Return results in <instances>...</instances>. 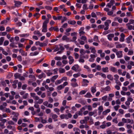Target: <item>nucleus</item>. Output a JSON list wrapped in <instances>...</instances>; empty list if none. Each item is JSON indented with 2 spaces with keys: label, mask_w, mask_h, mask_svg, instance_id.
<instances>
[{
  "label": "nucleus",
  "mask_w": 134,
  "mask_h": 134,
  "mask_svg": "<svg viewBox=\"0 0 134 134\" xmlns=\"http://www.w3.org/2000/svg\"><path fill=\"white\" fill-rule=\"evenodd\" d=\"M49 22V19H46L43 23V25L42 26V31L43 32H46L47 31V24Z\"/></svg>",
  "instance_id": "obj_1"
},
{
  "label": "nucleus",
  "mask_w": 134,
  "mask_h": 134,
  "mask_svg": "<svg viewBox=\"0 0 134 134\" xmlns=\"http://www.w3.org/2000/svg\"><path fill=\"white\" fill-rule=\"evenodd\" d=\"M68 84V83L67 82H65L63 83V84H61L58 86L57 87V89L58 90H60L63 89L64 87L67 85Z\"/></svg>",
  "instance_id": "obj_2"
},
{
  "label": "nucleus",
  "mask_w": 134,
  "mask_h": 134,
  "mask_svg": "<svg viewBox=\"0 0 134 134\" xmlns=\"http://www.w3.org/2000/svg\"><path fill=\"white\" fill-rule=\"evenodd\" d=\"M71 69L76 72H80L81 70L80 66L77 64H76L73 66Z\"/></svg>",
  "instance_id": "obj_3"
},
{
  "label": "nucleus",
  "mask_w": 134,
  "mask_h": 134,
  "mask_svg": "<svg viewBox=\"0 0 134 134\" xmlns=\"http://www.w3.org/2000/svg\"><path fill=\"white\" fill-rule=\"evenodd\" d=\"M29 77L31 79H29L28 81V83L29 84L32 82L33 81H35L36 80V78L34 75L30 74L29 75Z\"/></svg>",
  "instance_id": "obj_4"
},
{
  "label": "nucleus",
  "mask_w": 134,
  "mask_h": 134,
  "mask_svg": "<svg viewBox=\"0 0 134 134\" xmlns=\"http://www.w3.org/2000/svg\"><path fill=\"white\" fill-rule=\"evenodd\" d=\"M76 79L74 78L72 79L71 80V85L73 87H75L78 86V85L76 82Z\"/></svg>",
  "instance_id": "obj_5"
},
{
  "label": "nucleus",
  "mask_w": 134,
  "mask_h": 134,
  "mask_svg": "<svg viewBox=\"0 0 134 134\" xmlns=\"http://www.w3.org/2000/svg\"><path fill=\"white\" fill-rule=\"evenodd\" d=\"M111 22V20H107L104 23V25L105 27L104 28V30H108L109 29V24H110Z\"/></svg>",
  "instance_id": "obj_6"
},
{
  "label": "nucleus",
  "mask_w": 134,
  "mask_h": 134,
  "mask_svg": "<svg viewBox=\"0 0 134 134\" xmlns=\"http://www.w3.org/2000/svg\"><path fill=\"white\" fill-rule=\"evenodd\" d=\"M85 28L83 27H81L79 30V34L80 36L85 35V32L84 31Z\"/></svg>",
  "instance_id": "obj_7"
},
{
  "label": "nucleus",
  "mask_w": 134,
  "mask_h": 134,
  "mask_svg": "<svg viewBox=\"0 0 134 134\" xmlns=\"http://www.w3.org/2000/svg\"><path fill=\"white\" fill-rule=\"evenodd\" d=\"M89 82L88 80L83 79L82 80V86H86L88 85V83Z\"/></svg>",
  "instance_id": "obj_8"
},
{
  "label": "nucleus",
  "mask_w": 134,
  "mask_h": 134,
  "mask_svg": "<svg viewBox=\"0 0 134 134\" xmlns=\"http://www.w3.org/2000/svg\"><path fill=\"white\" fill-rule=\"evenodd\" d=\"M1 122H0V126L3 129L5 127L4 126V123L6 122L7 120L6 119H3L1 120Z\"/></svg>",
  "instance_id": "obj_9"
},
{
  "label": "nucleus",
  "mask_w": 134,
  "mask_h": 134,
  "mask_svg": "<svg viewBox=\"0 0 134 134\" xmlns=\"http://www.w3.org/2000/svg\"><path fill=\"white\" fill-rule=\"evenodd\" d=\"M51 116L52 119L54 121H58V116L57 115L55 114L52 113L51 114Z\"/></svg>",
  "instance_id": "obj_10"
},
{
  "label": "nucleus",
  "mask_w": 134,
  "mask_h": 134,
  "mask_svg": "<svg viewBox=\"0 0 134 134\" xmlns=\"http://www.w3.org/2000/svg\"><path fill=\"white\" fill-rule=\"evenodd\" d=\"M102 89L101 92H103L104 91L108 92L111 90V88L109 86H108L104 88H102Z\"/></svg>",
  "instance_id": "obj_11"
},
{
  "label": "nucleus",
  "mask_w": 134,
  "mask_h": 134,
  "mask_svg": "<svg viewBox=\"0 0 134 134\" xmlns=\"http://www.w3.org/2000/svg\"><path fill=\"white\" fill-rule=\"evenodd\" d=\"M122 51H119L116 52V55L118 58H121L122 57Z\"/></svg>",
  "instance_id": "obj_12"
},
{
  "label": "nucleus",
  "mask_w": 134,
  "mask_h": 134,
  "mask_svg": "<svg viewBox=\"0 0 134 134\" xmlns=\"http://www.w3.org/2000/svg\"><path fill=\"white\" fill-rule=\"evenodd\" d=\"M114 21H118L119 23H122L123 19L119 17H116L114 18Z\"/></svg>",
  "instance_id": "obj_13"
},
{
  "label": "nucleus",
  "mask_w": 134,
  "mask_h": 134,
  "mask_svg": "<svg viewBox=\"0 0 134 134\" xmlns=\"http://www.w3.org/2000/svg\"><path fill=\"white\" fill-rule=\"evenodd\" d=\"M69 60V63L70 65L72 64L74 62V60L73 57L71 55H69L68 57Z\"/></svg>",
  "instance_id": "obj_14"
},
{
  "label": "nucleus",
  "mask_w": 134,
  "mask_h": 134,
  "mask_svg": "<svg viewBox=\"0 0 134 134\" xmlns=\"http://www.w3.org/2000/svg\"><path fill=\"white\" fill-rule=\"evenodd\" d=\"M120 37L119 39V41L121 42H123L124 41L125 35L123 33H122L120 35Z\"/></svg>",
  "instance_id": "obj_15"
},
{
  "label": "nucleus",
  "mask_w": 134,
  "mask_h": 134,
  "mask_svg": "<svg viewBox=\"0 0 134 134\" xmlns=\"http://www.w3.org/2000/svg\"><path fill=\"white\" fill-rule=\"evenodd\" d=\"M90 58L89 59V61L90 62H93L96 56L94 54H91L90 55Z\"/></svg>",
  "instance_id": "obj_16"
},
{
  "label": "nucleus",
  "mask_w": 134,
  "mask_h": 134,
  "mask_svg": "<svg viewBox=\"0 0 134 134\" xmlns=\"http://www.w3.org/2000/svg\"><path fill=\"white\" fill-rule=\"evenodd\" d=\"M14 5L15 7H18L20 6V5L22 4V3L21 2L14 1Z\"/></svg>",
  "instance_id": "obj_17"
},
{
  "label": "nucleus",
  "mask_w": 134,
  "mask_h": 134,
  "mask_svg": "<svg viewBox=\"0 0 134 134\" xmlns=\"http://www.w3.org/2000/svg\"><path fill=\"white\" fill-rule=\"evenodd\" d=\"M62 39L63 41L65 40L67 42H71V40H70L69 38L68 37L65 35H64L63 36Z\"/></svg>",
  "instance_id": "obj_18"
},
{
  "label": "nucleus",
  "mask_w": 134,
  "mask_h": 134,
  "mask_svg": "<svg viewBox=\"0 0 134 134\" xmlns=\"http://www.w3.org/2000/svg\"><path fill=\"white\" fill-rule=\"evenodd\" d=\"M37 77L39 79H41L43 78H45L46 77V75L44 73L42 72L41 74L39 75Z\"/></svg>",
  "instance_id": "obj_19"
},
{
  "label": "nucleus",
  "mask_w": 134,
  "mask_h": 134,
  "mask_svg": "<svg viewBox=\"0 0 134 134\" xmlns=\"http://www.w3.org/2000/svg\"><path fill=\"white\" fill-rule=\"evenodd\" d=\"M108 39L110 41H111L112 38L114 37V34H110L107 36Z\"/></svg>",
  "instance_id": "obj_20"
},
{
  "label": "nucleus",
  "mask_w": 134,
  "mask_h": 134,
  "mask_svg": "<svg viewBox=\"0 0 134 134\" xmlns=\"http://www.w3.org/2000/svg\"><path fill=\"white\" fill-rule=\"evenodd\" d=\"M19 52L21 53V55L23 56H26L27 55V53L23 51L22 49H20Z\"/></svg>",
  "instance_id": "obj_21"
},
{
  "label": "nucleus",
  "mask_w": 134,
  "mask_h": 134,
  "mask_svg": "<svg viewBox=\"0 0 134 134\" xmlns=\"http://www.w3.org/2000/svg\"><path fill=\"white\" fill-rule=\"evenodd\" d=\"M34 34L35 35H37L38 36H41L42 35V33H40V32L38 30H36L34 32Z\"/></svg>",
  "instance_id": "obj_22"
},
{
  "label": "nucleus",
  "mask_w": 134,
  "mask_h": 134,
  "mask_svg": "<svg viewBox=\"0 0 134 134\" xmlns=\"http://www.w3.org/2000/svg\"><path fill=\"white\" fill-rule=\"evenodd\" d=\"M73 130L75 132V134H80V129L77 127H75L73 129Z\"/></svg>",
  "instance_id": "obj_23"
},
{
  "label": "nucleus",
  "mask_w": 134,
  "mask_h": 134,
  "mask_svg": "<svg viewBox=\"0 0 134 134\" xmlns=\"http://www.w3.org/2000/svg\"><path fill=\"white\" fill-rule=\"evenodd\" d=\"M110 71L114 73H116L117 72V69L116 68L114 67H111L110 69Z\"/></svg>",
  "instance_id": "obj_24"
},
{
  "label": "nucleus",
  "mask_w": 134,
  "mask_h": 134,
  "mask_svg": "<svg viewBox=\"0 0 134 134\" xmlns=\"http://www.w3.org/2000/svg\"><path fill=\"white\" fill-rule=\"evenodd\" d=\"M58 77V75H57L53 76L51 78V82H54V80H55Z\"/></svg>",
  "instance_id": "obj_25"
},
{
  "label": "nucleus",
  "mask_w": 134,
  "mask_h": 134,
  "mask_svg": "<svg viewBox=\"0 0 134 134\" xmlns=\"http://www.w3.org/2000/svg\"><path fill=\"white\" fill-rule=\"evenodd\" d=\"M39 53V52L38 51H35L34 52H31L30 54V56H36L38 55Z\"/></svg>",
  "instance_id": "obj_26"
},
{
  "label": "nucleus",
  "mask_w": 134,
  "mask_h": 134,
  "mask_svg": "<svg viewBox=\"0 0 134 134\" xmlns=\"http://www.w3.org/2000/svg\"><path fill=\"white\" fill-rule=\"evenodd\" d=\"M98 109L99 110L98 113H99V115H100L103 109V106H99V107Z\"/></svg>",
  "instance_id": "obj_27"
},
{
  "label": "nucleus",
  "mask_w": 134,
  "mask_h": 134,
  "mask_svg": "<svg viewBox=\"0 0 134 134\" xmlns=\"http://www.w3.org/2000/svg\"><path fill=\"white\" fill-rule=\"evenodd\" d=\"M40 119L41 120V122L43 124L46 123L47 122V118H46L44 119H43L42 117H40Z\"/></svg>",
  "instance_id": "obj_28"
},
{
  "label": "nucleus",
  "mask_w": 134,
  "mask_h": 134,
  "mask_svg": "<svg viewBox=\"0 0 134 134\" xmlns=\"http://www.w3.org/2000/svg\"><path fill=\"white\" fill-rule=\"evenodd\" d=\"M102 71L104 72H109L108 68V67L103 68Z\"/></svg>",
  "instance_id": "obj_29"
},
{
  "label": "nucleus",
  "mask_w": 134,
  "mask_h": 134,
  "mask_svg": "<svg viewBox=\"0 0 134 134\" xmlns=\"http://www.w3.org/2000/svg\"><path fill=\"white\" fill-rule=\"evenodd\" d=\"M110 110L109 109H108L104 111L102 113L103 115H106L107 113H109L110 111Z\"/></svg>",
  "instance_id": "obj_30"
},
{
  "label": "nucleus",
  "mask_w": 134,
  "mask_h": 134,
  "mask_svg": "<svg viewBox=\"0 0 134 134\" xmlns=\"http://www.w3.org/2000/svg\"><path fill=\"white\" fill-rule=\"evenodd\" d=\"M62 82V81L60 79L56 80L55 83V84L56 85H58L61 83Z\"/></svg>",
  "instance_id": "obj_31"
},
{
  "label": "nucleus",
  "mask_w": 134,
  "mask_h": 134,
  "mask_svg": "<svg viewBox=\"0 0 134 134\" xmlns=\"http://www.w3.org/2000/svg\"><path fill=\"white\" fill-rule=\"evenodd\" d=\"M107 77L108 79L111 81H112L113 80V77L111 74L107 75Z\"/></svg>",
  "instance_id": "obj_32"
},
{
  "label": "nucleus",
  "mask_w": 134,
  "mask_h": 134,
  "mask_svg": "<svg viewBox=\"0 0 134 134\" xmlns=\"http://www.w3.org/2000/svg\"><path fill=\"white\" fill-rule=\"evenodd\" d=\"M68 23L69 24L74 25L76 23V22L74 20H70L68 21Z\"/></svg>",
  "instance_id": "obj_33"
},
{
  "label": "nucleus",
  "mask_w": 134,
  "mask_h": 134,
  "mask_svg": "<svg viewBox=\"0 0 134 134\" xmlns=\"http://www.w3.org/2000/svg\"><path fill=\"white\" fill-rule=\"evenodd\" d=\"M96 87H91V92L93 94L94 93L96 92Z\"/></svg>",
  "instance_id": "obj_34"
},
{
  "label": "nucleus",
  "mask_w": 134,
  "mask_h": 134,
  "mask_svg": "<svg viewBox=\"0 0 134 134\" xmlns=\"http://www.w3.org/2000/svg\"><path fill=\"white\" fill-rule=\"evenodd\" d=\"M18 82V81L17 80H15L14 81V84H13L12 86L14 88H15L16 87V83H17Z\"/></svg>",
  "instance_id": "obj_35"
},
{
  "label": "nucleus",
  "mask_w": 134,
  "mask_h": 134,
  "mask_svg": "<svg viewBox=\"0 0 134 134\" xmlns=\"http://www.w3.org/2000/svg\"><path fill=\"white\" fill-rule=\"evenodd\" d=\"M85 97L86 98H90L92 97V96L90 92H88L85 95Z\"/></svg>",
  "instance_id": "obj_36"
},
{
  "label": "nucleus",
  "mask_w": 134,
  "mask_h": 134,
  "mask_svg": "<svg viewBox=\"0 0 134 134\" xmlns=\"http://www.w3.org/2000/svg\"><path fill=\"white\" fill-rule=\"evenodd\" d=\"M73 71L72 70H70L66 73V74L68 76H71L73 73Z\"/></svg>",
  "instance_id": "obj_37"
},
{
  "label": "nucleus",
  "mask_w": 134,
  "mask_h": 134,
  "mask_svg": "<svg viewBox=\"0 0 134 134\" xmlns=\"http://www.w3.org/2000/svg\"><path fill=\"white\" fill-rule=\"evenodd\" d=\"M14 76L15 77V79H17L18 78L19 79V77L20 76V74L18 73H16L14 74Z\"/></svg>",
  "instance_id": "obj_38"
},
{
  "label": "nucleus",
  "mask_w": 134,
  "mask_h": 134,
  "mask_svg": "<svg viewBox=\"0 0 134 134\" xmlns=\"http://www.w3.org/2000/svg\"><path fill=\"white\" fill-rule=\"evenodd\" d=\"M124 44H119L116 45V48H122L124 46Z\"/></svg>",
  "instance_id": "obj_39"
},
{
  "label": "nucleus",
  "mask_w": 134,
  "mask_h": 134,
  "mask_svg": "<svg viewBox=\"0 0 134 134\" xmlns=\"http://www.w3.org/2000/svg\"><path fill=\"white\" fill-rule=\"evenodd\" d=\"M53 111L57 113V114H60L59 112L60 111V110L58 108H55L54 109Z\"/></svg>",
  "instance_id": "obj_40"
},
{
  "label": "nucleus",
  "mask_w": 134,
  "mask_h": 134,
  "mask_svg": "<svg viewBox=\"0 0 134 134\" xmlns=\"http://www.w3.org/2000/svg\"><path fill=\"white\" fill-rule=\"evenodd\" d=\"M96 13L97 15H99L100 17H103L104 15V14L103 13H101L99 12H96Z\"/></svg>",
  "instance_id": "obj_41"
},
{
  "label": "nucleus",
  "mask_w": 134,
  "mask_h": 134,
  "mask_svg": "<svg viewBox=\"0 0 134 134\" xmlns=\"http://www.w3.org/2000/svg\"><path fill=\"white\" fill-rule=\"evenodd\" d=\"M90 49L91 50V52L94 54L96 52V51L94 47H91Z\"/></svg>",
  "instance_id": "obj_42"
},
{
  "label": "nucleus",
  "mask_w": 134,
  "mask_h": 134,
  "mask_svg": "<svg viewBox=\"0 0 134 134\" xmlns=\"http://www.w3.org/2000/svg\"><path fill=\"white\" fill-rule=\"evenodd\" d=\"M29 35V34H24L20 35V36L21 37H27Z\"/></svg>",
  "instance_id": "obj_43"
},
{
  "label": "nucleus",
  "mask_w": 134,
  "mask_h": 134,
  "mask_svg": "<svg viewBox=\"0 0 134 134\" xmlns=\"http://www.w3.org/2000/svg\"><path fill=\"white\" fill-rule=\"evenodd\" d=\"M84 68L87 69V71L89 73L91 72L90 68L87 65H85Z\"/></svg>",
  "instance_id": "obj_44"
},
{
  "label": "nucleus",
  "mask_w": 134,
  "mask_h": 134,
  "mask_svg": "<svg viewBox=\"0 0 134 134\" xmlns=\"http://www.w3.org/2000/svg\"><path fill=\"white\" fill-rule=\"evenodd\" d=\"M133 54V50L130 49L129 50L127 53V55H132Z\"/></svg>",
  "instance_id": "obj_45"
},
{
  "label": "nucleus",
  "mask_w": 134,
  "mask_h": 134,
  "mask_svg": "<svg viewBox=\"0 0 134 134\" xmlns=\"http://www.w3.org/2000/svg\"><path fill=\"white\" fill-rule=\"evenodd\" d=\"M126 25L127 26L128 29L129 30H131L132 29L133 26L132 25H130V23H127L126 24Z\"/></svg>",
  "instance_id": "obj_46"
},
{
  "label": "nucleus",
  "mask_w": 134,
  "mask_h": 134,
  "mask_svg": "<svg viewBox=\"0 0 134 134\" xmlns=\"http://www.w3.org/2000/svg\"><path fill=\"white\" fill-rule=\"evenodd\" d=\"M81 37L80 38L82 40H83L84 41H85L87 40V38L84 35H83L82 36H80Z\"/></svg>",
  "instance_id": "obj_47"
},
{
  "label": "nucleus",
  "mask_w": 134,
  "mask_h": 134,
  "mask_svg": "<svg viewBox=\"0 0 134 134\" xmlns=\"http://www.w3.org/2000/svg\"><path fill=\"white\" fill-rule=\"evenodd\" d=\"M40 15V14L38 13H36L34 15V16L36 17V19H38Z\"/></svg>",
  "instance_id": "obj_48"
},
{
  "label": "nucleus",
  "mask_w": 134,
  "mask_h": 134,
  "mask_svg": "<svg viewBox=\"0 0 134 134\" xmlns=\"http://www.w3.org/2000/svg\"><path fill=\"white\" fill-rule=\"evenodd\" d=\"M82 8L84 10H87L88 9L87 4H84L83 5Z\"/></svg>",
  "instance_id": "obj_49"
},
{
  "label": "nucleus",
  "mask_w": 134,
  "mask_h": 134,
  "mask_svg": "<svg viewBox=\"0 0 134 134\" xmlns=\"http://www.w3.org/2000/svg\"><path fill=\"white\" fill-rule=\"evenodd\" d=\"M119 24L118 23L114 21L112 23V26H118L119 25Z\"/></svg>",
  "instance_id": "obj_50"
},
{
  "label": "nucleus",
  "mask_w": 134,
  "mask_h": 134,
  "mask_svg": "<svg viewBox=\"0 0 134 134\" xmlns=\"http://www.w3.org/2000/svg\"><path fill=\"white\" fill-rule=\"evenodd\" d=\"M47 44V43H41L40 42L39 46L41 47H42L44 46H46Z\"/></svg>",
  "instance_id": "obj_51"
},
{
  "label": "nucleus",
  "mask_w": 134,
  "mask_h": 134,
  "mask_svg": "<svg viewBox=\"0 0 134 134\" xmlns=\"http://www.w3.org/2000/svg\"><path fill=\"white\" fill-rule=\"evenodd\" d=\"M80 73H77L76 74H74L73 76L74 78H77L80 76Z\"/></svg>",
  "instance_id": "obj_52"
},
{
  "label": "nucleus",
  "mask_w": 134,
  "mask_h": 134,
  "mask_svg": "<svg viewBox=\"0 0 134 134\" xmlns=\"http://www.w3.org/2000/svg\"><path fill=\"white\" fill-rule=\"evenodd\" d=\"M59 71L60 73H63L65 72V70L64 69L60 68L59 69Z\"/></svg>",
  "instance_id": "obj_53"
},
{
  "label": "nucleus",
  "mask_w": 134,
  "mask_h": 134,
  "mask_svg": "<svg viewBox=\"0 0 134 134\" xmlns=\"http://www.w3.org/2000/svg\"><path fill=\"white\" fill-rule=\"evenodd\" d=\"M78 115L82 116L83 114V112L80 110L79 111L76 112Z\"/></svg>",
  "instance_id": "obj_54"
},
{
  "label": "nucleus",
  "mask_w": 134,
  "mask_h": 134,
  "mask_svg": "<svg viewBox=\"0 0 134 134\" xmlns=\"http://www.w3.org/2000/svg\"><path fill=\"white\" fill-rule=\"evenodd\" d=\"M10 46L12 48H16L17 47L16 46L14 42L10 43Z\"/></svg>",
  "instance_id": "obj_55"
},
{
  "label": "nucleus",
  "mask_w": 134,
  "mask_h": 134,
  "mask_svg": "<svg viewBox=\"0 0 134 134\" xmlns=\"http://www.w3.org/2000/svg\"><path fill=\"white\" fill-rule=\"evenodd\" d=\"M114 79L115 81H118L119 77V76L117 74H115L114 75Z\"/></svg>",
  "instance_id": "obj_56"
},
{
  "label": "nucleus",
  "mask_w": 134,
  "mask_h": 134,
  "mask_svg": "<svg viewBox=\"0 0 134 134\" xmlns=\"http://www.w3.org/2000/svg\"><path fill=\"white\" fill-rule=\"evenodd\" d=\"M87 90H82L79 93V94L80 95H82L85 94L87 92Z\"/></svg>",
  "instance_id": "obj_57"
},
{
  "label": "nucleus",
  "mask_w": 134,
  "mask_h": 134,
  "mask_svg": "<svg viewBox=\"0 0 134 134\" xmlns=\"http://www.w3.org/2000/svg\"><path fill=\"white\" fill-rule=\"evenodd\" d=\"M1 84L4 87H5L6 86V84L5 82V81H1L0 83V84Z\"/></svg>",
  "instance_id": "obj_58"
},
{
  "label": "nucleus",
  "mask_w": 134,
  "mask_h": 134,
  "mask_svg": "<svg viewBox=\"0 0 134 134\" xmlns=\"http://www.w3.org/2000/svg\"><path fill=\"white\" fill-rule=\"evenodd\" d=\"M93 40L96 42L98 40V36L95 35L93 37Z\"/></svg>",
  "instance_id": "obj_59"
},
{
  "label": "nucleus",
  "mask_w": 134,
  "mask_h": 134,
  "mask_svg": "<svg viewBox=\"0 0 134 134\" xmlns=\"http://www.w3.org/2000/svg\"><path fill=\"white\" fill-rule=\"evenodd\" d=\"M67 125L66 123L60 125V127L62 128H64V127L67 126Z\"/></svg>",
  "instance_id": "obj_60"
},
{
  "label": "nucleus",
  "mask_w": 134,
  "mask_h": 134,
  "mask_svg": "<svg viewBox=\"0 0 134 134\" xmlns=\"http://www.w3.org/2000/svg\"><path fill=\"white\" fill-rule=\"evenodd\" d=\"M59 48L58 47L57 45L55 46V47L54 50V52H56L59 50Z\"/></svg>",
  "instance_id": "obj_61"
},
{
  "label": "nucleus",
  "mask_w": 134,
  "mask_h": 134,
  "mask_svg": "<svg viewBox=\"0 0 134 134\" xmlns=\"http://www.w3.org/2000/svg\"><path fill=\"white\" fill-rule=\"evenodd\" d=\"M46 9L48 10H51L52 9V7L49 6H46L45 7Z\"/></svg>",
  "instance_id": "obj_62"
},
{
  "label": "nucleus",
  "mask_w": 134,
  "mask_h": 134,
  "mask_svg": "<svg viewBox=\"0 0 134 134\" xmlns=\"http://www.w3.org/2000/svg\"><path fill=\"white\" fill-rule=\"evenodd\" d=\"M31 49L32 51H33L36 50L37 49V48L35 46H33L31 47Z\"/></svg>",
  "instance_id": "obj_63"
},
{
  "label": "nucleus",
  "mask_w": 134,
  "mask_h": 134,
  "mask_svg": "<svg viewBox=\"0 0 134 134\" xmlns=\"http://www.w3.org/2000/svg\"><path fill=\"white\" fill-rule=\"evenodd\" d=\"M107 134H115V132H112L110 130H108L107 131Z\"/></svg>",
  "instance_id": "obj_64"
}]
</instances>
